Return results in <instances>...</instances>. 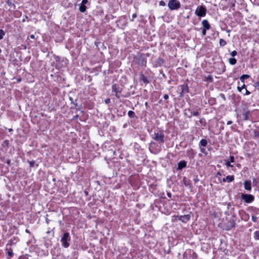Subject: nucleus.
Returning <instances> with one entry per match:
<instances>
[{
	"label": "nucleus",
	"mask_w": 259,
	"mask_h": 259,
	"mask_svg": "<svg viewBox=\"0 0 259 259\" xmlns=\"http://www.w3.org/2000/svg\"><path fill=\"white\" fill-rule=\"evenodd\" d=\"M180 6V3L178 0H170L168 4L169 9L171 10L178 9Z\"/></svg>",
	"instance_id": "obj_1"
},
{
	"label": "nucleus",
	"mask_w": 259,
	"mask_h": 259,
	"mask_svg": "<svg viewBox=\"0 0 259 259\" xmlns=\"http://www.w3.org/2000/svg\"><path fill=\"white\" fill-rule=\"evenodd\" d=\"M70 240V238L69 237V234L68 233L66 232L65 233L63 237L61 238V241L62 242V245L66 248L68 247L69 245V243L68 242V241Z\"/></svg>",
	"instance_id": "obj_2"
},
{
	"label": "nucleus",
	"mask_w": 259,
	"mask_h": 259,
	"mask_svg": "<svg viewBox=\"0 0 259 259\" xmlns=\"http://www.w3.org/2000/svg\"><path fill=\"white\" fill-rule=\"evenodd\" d=\"M174 217L175 218L176 220H179L183 223H186L190 220L191 218V214L190 213L189 214L184 215H175Z\"/></svg>",
	"instance_id": "obj_3"
},
{
	"label": "nucleus",
	"mask_w": 259,
	"mask_h": 259,
	"mask_svg": "<svg viewBox=\"0 0 259 259\" xmlns=\"http://www.w3.org/2000/svg\"><path fill=\"white\" fill-rule=\"evenodd\" d=\"M206 10L202 6H199L195 11V14L199 17H204L206 14Z\"/></svg>",
	"instance_id": "obj_4"
},
{
	"label": "nucleus",
	"mask_w": 259,
	"mask_h": 259,
	"mask_svg": "<svg viewBox=\"0 0 259 259\" xmlns=\"http://www.w3.org/2000/svg\"><path fill=\"white\" fill-rule=\"evenodd\" d=\"M241 198L244 200L246 203H251L254 200V197L251 194H244L241 195Z\"/></svg>",
	"instance_id": "obj_5"
},
{
	"label": "nucleus",
	"mask_w": 259,
	"mask_h": 259,
	"mask_svg": "<svg viewBox=\"0 0 259 259\" xmlns=\"http://www.w3.org/2000/svg\"><path fill=\"white\" fill-rule=\"evenodd\" d=\"M163 134L161 133H158L155 134L154 139L158 141L162 142L163 140Z\"/></svg>",
	"instance_id": "obj_6"
},
{
	"label": "nucleus",
	"mask_w": 259,
	"mask_h": 259,
	"mask_svg": "<svg viewBox=\"0 0 259 259\" xmlns=\"http://www.w3.org/2000/svg\"><path fill=\"white\" fill-rule=\"evenodd\" d=\"M244 188L247 191H250L251 189V182L250 181H245L244 183Z\"/></svg>",
	"instance_id": "obj_7"
},
{
	"label": "nucleus",
	"mask_w": 259,
	"mask_h": 259,
	"mask_svg": "<svg viewBox=\"0 0 259 259\" xmlns=\"http://www.w3.org/2000/svg\"><path fill=\"white\" fill-rule=\"evenodd\" d=\"M202 25L203 27V29L208 30L210 29V25L206 20H203L202 21Z\"/></svg>",
	"instance_id": "obj_8"
},
{
	"label": "nucleus",
	"mask_w": 259,
	"mask_h": 259,
	"mask_svg": "<svg viewBox=\"0 0 259 259\" xmlns=\"http://www.w3.org/2000/svg\"><path fill=\"white\" fill-rule=\"evenodd\" d=\"M186 166V162L185 161H181L178 163V168L179 169H181L185 167Z\"/></svg>",
	"instance_id": "obj_9"
},
{
	"label": "nucleus",
	"mask_w": 259,
	"mask_h": 259,
	"mask_svg": "<svg viewBox=\"0 0 259 259\" xmlns=\"http://www.w3.org/2000/svg\"><path fill=\"white\" fill-rule=\"evenodd\" d=\"M234 179L233 176H228L226 178L223 179V182L228 181L229 182H232Z\"/></svg>",
	"instance_id": "obj_10"
},
{
	"label": "nucleus",
	"mask_w": 259,
	"mask_h": 259,
	"mask_svg": "<svg viewBox=\"0 0 259 259\" xmlns=\"http://www.w3.org/2000/svg\"><path fill=\"white\" fill-rule=\"evenodd\" d=\"M249 75H247V74H244V75H242L240 78V80L242 82H244V80L245 79H247V78H248L249 77Z\"/></svg>",
	"instance_id": "obj_11"
},
{
	"label": "nucleus",
	"mask_w": 259,
	"mask_h": 259,
	"mask_svg": "<svg viewBox=\"0 0 259 259\" xmlns=\"http://www.w3.org/2000/svg\"><path fill=\"white\" fill-rule=\"evenodd\" d=\"M229 63L231 65H234L236 63V59L234 58H230L229 60Z\"/></svg>",
	"instance_id": "obj_12"
},
{
	"label": "nucleus",
	"mask_w": 259,
	"mask_h": 259,
	"mask_svg": "<svg viewBox=\"0 0 259 259\" xmlns=\"http://www.w3.org/2000/svg\"><path fill=\"white\" fill-rule=\"evenodd\" d=\"M112 91L113 92H115L116 95L119 92V91L117 88V85L116 84H115L112 85Z\"/></svg>",
	"instance_id": "obj_13"
},
{
	"label": "nucleus",
	"mask_w": 259,
	"mask_h": 259,
	"mask_svg": "<svg viewBox=\"0 0 259 259\" xmlns=\"http://www.w3.org/2000/svg\"><path fill=\"white\" fill-rule=\"evenodd\" d=\"M86 10V7L83 5H81V6L79 7V11L81 12H84Z\"/></svg>",
	"instance_id": "obj_14"
},
{
	"label": "nucleus",
	"mask_w": 259,
	"mask_h": 259,
	"mask_svg": "<svg viewBox=\"0 0 259 259\" xmlns=\"http://www.w3.org/2000/svg\"><path fill=\"white\" fill-rule=\"evenodd\" d=\"M200 144L201 146H206L207 144V142L206 140L202 139L200 142Z\"/></svg>",
	"instance_id": "obj_15"
},
{
	"label": "nucleus",
	"mask_w": 259,
	"mask_h": 259,
	"mask_svg": "<svg viewBox=\"0 0 259 259\" xmlns=\"http://www.w3.org/2000/svg\"><path fill=\"white\" fill-rule=\"evenodd\" d=\"M254 237L255 239L259 240V231H256L254 233Z\"/></svg>",
	"instance_id": "obj_16"
},
{
	"label": "nucleus",
	"mask_w": 259,
	"mask_h": 259,
	"mask_svg": "<svg viewBox=\"0 0 259 259\" xmlns=\"http://www.w3.org/2000/svg\"><path fill=\"white\" fill-rule=\"evenodd\" d=\"M220 45L221 46H224L226 45V41L223 39H220Z\"/></svg>",
	"instance_id": "obj_17"
},
{
	"label": "nucleus",
	"mask_w": 259,
	"mask_h": 259,
	"mask_svg": "<svg viewBox=\"0 0 259 259\" xmlns=\"http://www.w3.org/2000/svg\"><path fill=\"white\" fill-rule=\"evenodd\" d=\"M5 33L2 29H0V40L3 39L4 36L5 35Z\"/></svg>",
	"instance_id": "obj_18"
},
{
	"label": "nucleus",
	"mask_w": 259,
	"mask_h": 259,
	"mask_svg": "<svg viewBox=\"0 0 259 259\" xmlns=\"http://www.w3.org/2000/svg\"><path fill=\"white\" fill-rule=\"evenodd\" d=\"M135 113L133 111H129L128 112V115L130 117H133L134 116Z\"/></svg>",
	"instance_id": "obj_19"
},
{
	"label": "nucleus",
	"mask_w": 259,
	"mask_h": 259,
	"mask_svg": "<svg viewBox=\"0 0 259 259\" xmlns=\"http://www.w3.org/2000/svg\"><path fill=\"white\" fill-rule=\"evenodd\" d=\"M246 88V86L244 84H243L241 87H237V89H238V91L240 92H241L242 90L243 89H245Z\"/></svg>",
	"instance_id": "obj_20"
},
{
	"label": "nucleus",
	"mask_w": 259,
	"mask_h": 259,
	"mask_svg": "<svg viewBox=\"0 0 259 259\" xmlns=\"http://www.w3.org/2000/svg\"><path fill=\"white\" fill-rule=\"evenodd\" d=\"M28 162L30 167H33L35 163L34 161H30Z\"/></svg>",
	"instance_id": "obj_21"
},
{
	"label": "nucleus",
	"mask_w": 259,
	"mask_h": 259,
	"mask_svg": "<svg viewBox=\"0 0 259 259\" xmlns=\"http://www.w3.org/2000/svg\"><path fill=\"white\" fill-rule=\"evenodd\" d=\"M200 151L204 153L205 154H206L207 153L205 152V149L204 147H200Z\"/></svg>",
	"instance_id": "obj_22"
},
{
	"label": "nucleus",
	"mask_w": 259,
	"mask_h": 259,
	"mask_svg": "<svg viewBox=\"0 0 259 259\" xmlns=\"http://www.w3.org/2000/svg\"><path fill=\"white\" fill-rule=\"evenodd\" d=\"M231 162L229 161H227L226 162V165L228 167H232L233 166V165L231 164Z\"/></svg>",
	"instance_id": "obj_23"
},
{
	"label": "nucleus",
	"mask_w": 259,
	"mask_h": 259,
	"mask_svg": "<svg viewBox=\"0 0 259 259\" xmlns=\"http://www.w3.org/2000/svg\"><path fill=\"white\" fill-rule=\"evenodd\" d=\"M257 217L255 215H252L251 217V220L253 222H256V221H257Z\"/></svg>",
	"instance_id": "obj_24"
},
{
	"label": "nucleus",
	"mask_w": 259,
	"mask_h": 259,
	"mask_svg": "<svg viewBox=\"0 0 259 259\" xmlns=\"http://www.w3.org/2000/svg\"><path fill=\"white\" fill-rule=\"evenodd\" d=\"M254 87L256 89H257L259 91V81H257L255 83Z\"/></svg>",
	"instance_id": "obj_25"
},
{
	"label": "nucleus",
	"mask_w": 259,
	"mask_h": 259,
	"mask_svg": "<svg viewBox=\"0 0 259 259\" xmlns=\"http://www.w3.org/2000/svg\"><path fill=\"white\" fill-rule=\"evenodd\" d=\"M237 52L236 51H233V52H231V55L232 56H235L237 55Z\"/></svg>",
	"instance_id": "obj_26"
},
{
	"label": "nucleus",
	"mask_w": 259,
	"mask_h": 259,
	"mask_svg": "<svg viewBox=\"0 0 259 259\" xmlns=\"http://www.w3.org/2000/svg\"><path fill=\"white\" fill-rule=\"evenodd\" d=\"M8 255L10 256V257H12L13 255V251L12 250H9L8 252Z\"/></svg>",
	"instance_id": "obj_27"
},
{
	"label": "nucleus",
	"mask_w": 259,
	"mask_h": 259,
	"mask_svg": "<svg viewBox=\"0 0 259 259\" xmlns=\"http://www.w3.org/2000/svg\"><path fill=\"white\" fill-rule=\"evenodd\" d=\"M230 162H234V156H231L230 157Z\"/></svg>",
	"instance_id": "obj_28"
},
{
	"label": "nucleus",
	"mask_w": 259,
	"mask_h": 259,
	"mask_svg": "<svg viewBox=\"0 0 259 259\" xmlns=\"http://www.w3.org/2000/svg\"><path fill=\"white\" fill-rule=\"evenodd\" d=\"M206 29H203L202 31V35H205L206 34Z\"/></svg>",
	"instance_id": "obj_29"
},
{
	"label": "nucleus",
	"mask_w": 259,
	"mask_h": 259,
	"mask_svg": "<svg viewBox=\"0 0 259 259\" xmlns=\"http://www.w3.org/2000/svg\"><path fill=\"white\" fill-rule=\"evenodd\" d=\"M88 0H82L81 2V4L84 5L88 3Z\"/></svg>",
	"instance_id": "obj_30"
},
{
	"label": "nucleus",
	"mask_w": 259,
	"mask_h": 259,
	"mask_svg": "<svg viewBox=\"0 0 259 259\" xmlns=\"http://www.w3.org/2000/svg\"><path fill=\"white\" fill-rule=\"evenodd\" d=\"M245 93L244 94V95H248L250 94V93L245 88Z\"/></svg>",
	"instance_id": "obj_31"
},
{
	"label": "nucleus",
	"mask_w": 259,
	"mask_h": 259,
	"mask_svg": "<svg viewBox=\"0 0 259 259\" xmlns=\"http://www.w3.org/2000/svg\"><path fill=\"white\" fill-rule=\"evenodd\" d=\"M137 17V14L136 13L133 14L132 15V21H133V20Z\"/></svg>",
	"instance_id": "obj_32"
},
{
	"label": "nucleus",
	"mask_w": 259,
	"mask_h": 259,
	"mask_svg": "<svg viewBox=\"0 0 259 259\" xmlns=\"http://www.w3.org/2000/svg\"><path fill=\"white\" fill-rule=\"evenodd\" d=\"M160 5L161 6H164L165 5V4L163 1H161L160 2Z\"/></svg>",
	"instance_id": "obj_33"
},
{
	"label": "nucleus",
	"mask_w": 259,
	"mask_h": 259,
	"mask_svg": "<svg viewBox=\"0 0 259 259\" xmlns=\"http://www.w3.org/2000/svg\"><path fill=\"white\" fill-rule=\"evenodd\" d=\"M110 102V99H107L105 101V102L106 104H108Z\"/></svg>",
	"instance_id": "obj_34"
},
{
	"label": "nucleus",
	"mask_w": 259,
	"mask_h": 259,
	"mask_svg": "<svg viewBox=\"0 0 259 259\" xmlns=\"http://www.w3.org/2000/svg\"><path fill=\"white\" fill-rule=\"evenodd\" d=\"M163 98L164 99L166 100L168 98V96L167 95H164Z\"/></svg>",
	"instance_id": "obj_35"
},
{
	"label": "nucleus",
	"mask_w": 259,
	"mask_h": 259,
	"mask_svg": "<svg viewBox=\"0 0 259 259\" xmlns=\"http://www.w3.org/2000/svg\"><path fill=\"white\" fill-rule=\"evenodd\" d=\"M232 121L229 120L227 122V125H230V124H232Z\"/></svg>",
	"instance_id": "obj_36"
},
{
	"label": "nucleus",
	"mask_w": 259,
	"mask_h": 259,
	"mask_svg": "<svg viewBox=\"0 0 259 259\" xmlns=\"http://www.w3.org/2000/svg\"><path fill=\"white\" fill-rule=\"evenodd\" d=\"M30 37L32 39H34V35L33 34H31L30 35Z\"/></svg>",
	"instance_id": "obj_37"
},
{
	"label": "nucleus",
	"mask_w": 259,
	"mask_h": 259,
	"mask_svg": "<svg viewBox=\"0 0 259 259\" xmlns=\"http://www.w3.org/2000/svg\"><path fill=\"white\" fill-rule=\"evenodd\" d=\"M198 112H194L193 113V115H194V116H197V115H198Z\"/></svg>",
	"instance_id": "obj_38"
},
{
	"label": "nucleus",
	"mask_w": 259,
	"mask_h": 259,
	"mask_svg": "<svg viewBox=\"0 0 259 259\" xmlns=\"http://www.w3.org/2000/svg\"><path fill=\"white\" fill-rule=\"evenodd\" d=\"M167 196L169 197H171V194L169 193H167Z\"/></svg>",
	"instance_id": "obj_39"
},
{
	"label": "nucleus",
	"mask_w": 259,
	"mask_h": 259,
	"mask_svg": "<svg viewBox=\"0 0 259 259\" xmlns=\"http://www.w3.org/2000/svg\"><path fill=\"white\" fill-rule=\"evenodd\" d=\"M25 232H26V233H30L29 231L28 230H27V229H26V230H25Z\"/></svg>",
	"instance_id": "obj_40"
},
{
	"label": "nucleus",
	"mask_w": 259,
	"mask_h": 259,
	"mask_svg": "<svg viewBox=\"0 0 259 259\" xmlns=\"http://www.w3.org/2000/svg\"><path fill=\"white\" fill-rule=\"evenodd\" d=\"M113 155H116V152L115 151H114L113 152Z\"/></svg>",
	"instance_id": "obj_41"
},
{
	"label": "nucleus",
	"mask_w": 259,
	"mask_h": 259,
	"mask_svg": "<svg viewBox=\"0 0 259 259\" xmlns=\"http://www.w3.org/2000/svg\"><path fill=\"white\" fill-rule=\"evenodd\" d=\"M208 79H211V77L210 76H209L208 77Z\"/></svg>",
	"instance_id": "obj_42"
},
{
	"label": "nucleus",
	"mask_w": 259,
	"mask_h": 259,
	"mask_svg": "<svg viewBox=\"0 0 259 259\" xmlns=\"http://www.w3.org/2000/svg\"><path fill=\"white\" fill-rule=\"evenodd\" d=\"M218 175H221L220 172H218Z\"/></svg>",
	"instance_id": "obj_43"
},
{
	"label": "nucleus",
	"mask_w": 259,
	"mask_h": 259,
	"mask_svg": "<svg viewBox=\"0 0 259 259\" xmlns=\"http://www.w3.org/2000/svg\"><path fill=\"white\" fill-rule=\"evenodd\" d=\"M12 131V129H10V130H9V131H10V132H11V131Z\"/></svg>",
	"instance_id": "obj_44"
},
{
	"label": "nucleus",
	"mask_w": 259,
	"mask_h": 259,
	"mask_svg": "<svg viewBox=\"0 0 259 259\" xmlns=\"http://www.w3.org/2000/svg\"><path fill=\"white\" fill-rule=\"evenodd\" d=\"M18 81H21V79H18Z\"/></svg>",
	"instance_id": "obj_45"
},
{
	"label": "nucleus",
	"mask_w": 259,
	"mask_h": 259,
	"mask_svg": "<svg viewBox=\"0 0 259 259\" xmlns=\"http://www.w3.org/2000/svg\"><path fill=\"white\" fill-rule=\"evenodd\" d=\"M227 259H229V258H227Z\"/></svg>",
	"instance_id": "obj_46"
}]
</instances>
